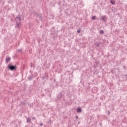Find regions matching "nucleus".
<instances>
[{"label":"nucleus","mask_w":127,"mask_h":127,"mask_svg":"<svg viewBox=\"0 0 127 127\" xmlns=\"http://www.w3.org/2000/svg\"><path fill=\"white\" fill-rule=\"evenodd\" d=\"M111 3H112V4H115V2L111 1Z\"/></svg>","instance_id":"obj_9"},{"label":"nucleus","mask_w":127,"mask_h":127,"mask_svg":"<svg viewBox=\"0 0 127 127\" xmlns=\"http://www.w3.org/2000/svg\"><path fill=\"white\" fill-rule=\"evenodd\" d=\"M92 19H93V20L96 19V16H93L92 17Z\"/></svg>","instance_id":"obj_6"},{"label":"nucleus","mask_w":127,"mask_h":127,"mask_svg":"<svg viewBox=\"0 0 127 127\" xmlns=\"http://www.w3.org/2000/svg\"><path fill=\"white\" fill-rule=\"evenodd\" d=\"M16 21H18V20H19V21H20V17H17L16 18Z\"/></svg>","instance_id":"obj_5"},{"label":"nucleus","mask_w":127,"mask_h":127,"mask_svg":"<svg viewBox=\"0 0 127 127\" xmlns=\"http://www.w3.org/2000/svg\"><path fill=\"white\" fill-rule=\"evenodd\" d=\"M20 26H21V24H20V23H18V24H17V27L18 28H19V27H20Z\"/></svg>","instance_id":"obj_4"},{"label":"nucleus","mask_w":127,"mask_h":127,"mask_svg":"<svg viewBox=\"0 0 127 127\" xmlns=\"http://www.w3.org/2000/svg\"><path fill=\"white\" fill-rule=\"evenodd\" d=\"M76 119H78V117H76Z\"/></svg>","instance_id":"obj_12"},{"label":"nucleus","mask_w":127,"mask_h":127,"mask_svg":"<svg viewBox=\"0 0 127 127\" xmlns=\"http://www.w3.org/2000/svg\"><path fill=\"white\" fill-rule=\"evenodd\" d=\"M77 112L78 113H81V112H82V110H81V108H77Z\"/></svg>","instance_id":"obj_3"},{"label":"nucleus","mask_w":127,"mask_h":127,"mask_svg":"<svg viewBox=\"0 0 127 127\" xmlns=\"http://www.w3.org/2000/svg\"><path fill=\"white\" fill-rule=\"evenodd\" d=\"M102 19H103V20H105V19H107V18H106L105 16H103V17H102Z\"/></svg>","instance_id":"obj_8"},{"label":"nucleus","mask_w":127,"mask_h":127,"mask_svg":"<svg viewBox=\"0 0 127 127\" xmlns=\"http://www.w3.org/2000/svg\"><path fill=\"white\" fill-rule=\"evenodd\" d=\"M9 69H11V70H14V69H15V66H13V65H11L9 67Z\"/></svg>","instance_id":"obj_1"},{"label":"nucleus","mask_w":127,"mask_h":127,"mask_svg":"<svg viewBox=\"0 0 127 127\" xmlns=\"http://www.w3.org/2000/svg\"><path fill=\"white\" fill-rule=\"evenodd\" d=\"M9 60H10V58H9V57H6V63H8V61H9Z\"/></svg>","instance_id":"obj_2"},{"label":"nucleus","mask_w":127,"mask_h":127,"mask_svg":"<svg viewBox=\"0 0 127 127\" xmlns=\"http://www.w3.org/2000/svg\"><path fill=\"white\" fill-rule=\"evenodd\" d=\"M77 32H78V33H80V30H77Z\"/></svg>","instance_id":"obj_11"},{"label":"nucleus","mask_w":127,"mask_h":127,"mask_svg":"<svg viewBox=\"0 0 127 127\" xmlns=\"http://www.w3.org/2000/svg\"><path fill=\"white\" fill-rule=\"evenodd\" d=\"M100 34H104V31L103 30L100 31Z\"/></svg>","instance_id":"obj_7"},{"label":"nucleus","mask_w":127,"mask_h":127,"mask_svg":"<svg viewBox=\"0 0 127 127\" xmlns=\"http://www.w3.org/2000/svg\"><path fill=\"white\" fill-rule=\"evenodd\" d=\"M27 122H30V119H27Z\"/></svg>","instance_id":"obj_10"}]
</instances>
